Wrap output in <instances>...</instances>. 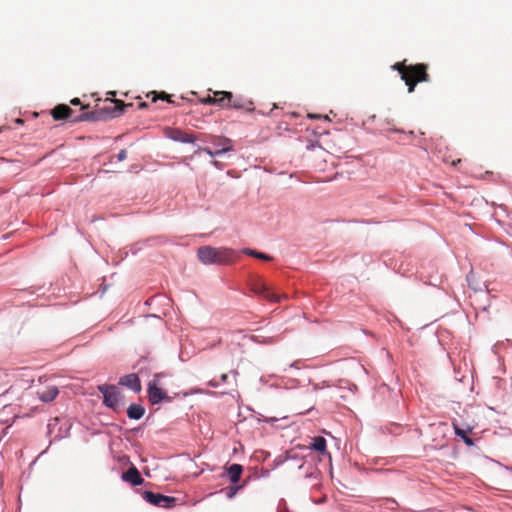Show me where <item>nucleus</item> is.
I'll use <instances>...</instances> for the list:
<instances>
[{
  "label": "nucleus",
  "instance_id": "18",
  "mask_svg": "<svg viewBox=\"0 0 512 512\" xmlns=\"http://www.w3.org/2000/svg\"><path fill=\"white\" fill-rule=\"evenodd\" d=\"M242 252L244 254H246V255H249V256H252V257H255V258H258V259H261V260H265V261H269V260L272 259L268 254H265V253H262V252H258L256 250H252V249H249V248L243 249Z\"/></svg>",
  "mask_w": 512,
  "mask_h": 512
},
{
  "label": "nucleus",
  "instance_id": "20",
  "mask_svg": "<svg viewBox=\"0 0 512 512\" xmlns=\"http://www.w3.org/2000/svg\"><path fill=\"white\" fill-rule=\"evenodd\" d=\"M213 145L215 149H220L223 146H232V141L227 137H216L213 141Z\"/></svg>",
  "mask_w": 512,
  "mask_h": 512
},
{
  "label": "nucleus",
  "instance_id": "3",
  "mask_svg": "<svg viewBox=\"0 0 512 512\" xmlns=\"http://www.w3.org/2000/svg\"><path fill=\"white\" fill-rule=\"evenodd\" d=\"M143 498L150 504L161 507V508H170L173 507L176 503V498L171 496H166L160 493H154L151 491H145L143 494Z\"/></svg>",
  "mask_w": 512,
  "mask_h": 512
},
{
  "label": "nucleus",
  "instance_id": "29",
  "mask_svg": "<svg viewBox=\"0 0 512 512\" xmlns=\"http://www.w3.org/2000/svg\"><path fill=\"white\" fill-rule=\"evenodd\" d=\"M318 389H320L319 385H318V384H314V385H313V390H315V391H316V390H318Z\"/></svg>",
  "mask_w": 512,
  "mask_h": 512
},
{
  "label": "nucleus",
  "instance_id": "4",
  "mask_svg": "<svg viewBox=\"0 0 512 512\" xmlns=\"http://www.w3.org/2000/svg\"><path fill=\"white\" fill-rule=\"evenodd\" d=\"M99 391L103 394V403L105 406L116 410L120 402V393L115 386L102 385Z\"/></svg>",
  "mask_w": 512,
  "mask_h": 512
},
{
  "label": "nucleus",
  "instance_id": "17",
  "mask_svg": "<svg viewBox=\"0 0 512 512\" xmlns=\"http://www.w3.org/2000/svg\"><path fill=\"white\" fill-rule=\"evenodd\" d=\"M310 448L321 453L322 455L327 454L326 440L321 436L315 437L313 439V443L311 444Z\"/></svg>",
  "mask_w": 512,
  "mask_h": 512
},
{
  "label": "nucleus",
  "instance_id": "24",
  "mask_svg": "<svg viewBox=\"0 0 512 512\" xmlns=\"http://www.w3.org/2000/svg\"><path fill=\"white\" fill-rule=\"evenodd\" d=\"M229 106H231L233 108H237V109L242 108V105L238 101H234L233 103H230Z\"/></svg>",
  "mask_w": 512,
  "mask_h": 512
},
{
  "label": "nucleus",
  "instance_id": "1",
  "mask_svg": "<svg viewBox=\"0 0 512 512\" xmlns=\"http://www.w3.org/2000/svg\"><path fill=\"white\" fill-rule=\"evenodd\" d=\"M236 252L226 247L202 246L197 250V257L204 265L229 264L234 260Z\"/></svg>",
  "mask_w": 512,
  "mask_h": 512
},
{
  "label": "nucleus",
  "instance_id": "8",
  "mask_svg": "<svg viewBox=\"0 0 512 512\" xmlns=\"http://www.w3.org/2000/svg\"><path fill=\"white\" fill-rule=\"evenodd\" d=\"M121 478L123 481L131 483L134 486H138L143 483V478L136 467H130L122 474Z\"/></svg>",
  "mask_w": 512,
  "mask_h": 512
},
{
  "label": "nucleus",
  "instance_id": "28",
  "mask_svg": "<svg viewBox=\"0 0 512 512\" xmlns=\"http://www.w3.org/2000/svg\"><path fill=\"white\" fill-rule=\"evenodd\" d=\"M308 116H309V118H319L320 117V116L314 115V114H309Z\"/></svg>",
  "mask_w": 512,
  "mask_h": 512
},
{
  "label": "nucleus",
  "instance_id": "12",
  "mask_svg": "<svg viewBox=\"0 0 512 512\" xmlns=\"http://www.w3.org/2000/svg\"><path fill=\"white\" fill-rule=\"evenodd\" d=\"M232 93L226 91H217L214 93L215 104L221 107H228L231 103Z\"/></svg>",
  "mask_w": 512,
  "mask_h": 512
},
{
  "label": "nucleus",
  "instance_id": "11",
  "mask_svg": "<svg viewBox=\"0 0 512 512\" xmlns=\"http://www.w3.org/2000/svg\"><path fill=\"white\" fill-rule=\"evenodd\" d=\"M243 467L240 464H232L227 469V475L232 484H237L241 478Z\"/></svg>",
  "mask_w": 512,
  "mask_h": 512
},
{
  "label": "nucleus",
  "instance_id": "26",
  "mask_svg": "<svg viewBox=\"0 0 512 512\" xmlns=\"http://www.w3.org/2000/svg\"><path fill=\"white\" fill-rule=\"evenodd\" d=\"M227 378H228L227 374H222L221 375V381L222 382H226Z\"/></svg>",
  "mask_w": 512,
  "mask_h": 512
},
{
  "label": "nucleus",
  "instance_id": "23",
  "mask_svg": "<svg viewBox=\"0 0 512 512\" xmlns=\"http://www.w3.org/2000/svg\"><path fill=\"white\" fill-rule=\"evenodd\" d=\"M202 103H204V104H211V105H215L214 96H213V97L208 96L207 98H204V99L202 100Z\"/></svg>",
  "mask_w": 512,
  "mask_h": 512
},
{
  "label": "nucleus",
  "instance_id": "7",
  "mask_svg": "<svg viewBox=\"0 0 512 512\" xmlns=\"http://www.w3.org/2000/svg\"><path fill=\"white\" fill-rule=\"evenodd\" d=\"M119 384L128 387L136 393L141 391V383L139 377L134 373L123 376L120 379Z\"/></svg>",
  "mask_w": 512,
  "mask_h": 512
},
{
  "label": "nucleus",
  "instance_id": "21",
  "mask_svg": "<svg viewBox=\"0 0 512 512\" xmlns=\"http://www.w3.org/2000/svg\"><path fill=\"white\" fill-rule=\"evenodd\" d=\"M239 489H240L239 486H231V487H229L227 489V491H226L227 497L228 498H233L237 494Z\"/></svg>",
  "mask_w": 512,
  "mask_h": 512
},
{
  "label": "nucleus",
  "instance_id": "27",
  "mask_svg": "<svg viewBox=\"0 0 512 512\" xmlns=\"http://www.w3.org/2000/svg\"><path fill=\"white\" fill-rule=\"evenodd\" d=\"M290 367H293V368H297V369H298V368H299V366H298V362H294V363H292V364L290 365Z\"/></svg>",
  "mask_w": 512,
  "mask_h": 512
},
{
  "label": "nucleus",
  "instance_id": "30",
  "mask_svg": "<svg viewBox=\"0 0 512 512\" xmlns=\"http://www.w3.org/2000/svg\"><path fill=\"white\" fill-rule=\"evenodd\" d=\"M210 385H211L212 387H216V386H217V384H216L215 382H212V381L210 382Z\"/></svg>",
  "mask_w": 512,
  "mask_h": 512
},
{
  "label": "nucleus",
  "instance_id": "6",
  "mask_svg": "<svg viewBox=\"0 0 512 512\" xmlns=\"http://www.w3.org/2000/svg\"><path fill=\"white\" fill-rule=\"evenodd\" d=\"M165 136L175 142H181V143H194L196 138L193 134H189L184 132L183 130L179 128H166Z\"/></svg>",
  "mask_w": 512,
  "mask_h": 512
},
{
  "label": "nucleus",
  "instance_id": "2",
  "mask_svg": "<svg viewBox=\"0 0 512 512\" xmlns=\"http://www.w3.org/2000/svg\"><path fill=\"white\" fill-rule=\"evenodd\" d=\"M398 69L401 74V79L405 81L408 86V92L412 93L415 89V85L421 81H427V73L424 65L410 66L409 68L402 67L401 64H395L393 66Z\"/></svg>",
  "mask_w": 512,
  "mask_h": 512
},
{
  "label": "nucleus",
  "instance_id": "9",
  "mask_svg": "<svg viewBox=\"0 0 512 512\" xmlns=\"http://www.w3.org/2000/svg\"><path fill=\"white\" fill-rule=\"evenodd\" d=\"M148 398L152 404H158L166 398V393L155 384L150 383L148 386Z\"/></svg>",
  "mask_w": 512,
  "mask_h": 512
},
{
  "label": "nucleus",
  "instance_id": "5",
  "mask_svg": "<svg viewBox=\"0 0 512 512\" xmlns=\"http://www.w3.org/2000/svg\"><path fill=\"white\" fill-rule=\"evenodd\" d=\"M251 290L258 296L272 301V302H279L282 298V296L274 293L265 283L261 281H256L251 285Z\"/></svg>",
  "mask_w": 512,
  "mask_h": 512
},
{
  "label": "nucleus",
  "instance_id": "25",
  "mask_svg": "<svg viewBox=\"0 0 512 512\" xmlns=\"http://www.w3.org/2000/svg\"><path fill=\"white\" fill-rule=\"evenodd\" d=\"M71 103H72L73 105H77V104H79V103H80V100H79L78 98H75V99H73V100L71 101Z\"/></svg>",
  "mask_w": 512,
  "mask_h": 512
},
{
  "label": "nucleus",
  "instance_id": "14",
  "mask_svg": "<svg viewBox=\"0 0 512 512\" xmlns=\"http://www.w3.org/2000/svg\"><path fill=\"white\" fill-rule=\"evenodd\" d=\"M453 427H454V431H455V434L460 437L464 443L468 446H472L474 444L473 440L468 437V433H470L472 431V428L471 427H467V429H462L459 427L458 423L457 422H453Z\"/></svg>",
  "mask_w": 512,
  "mask_h": 512
},
{
  "label": "nucleus",
  "instance_id": "15",
  "mask_svg": "<svg viewBox=\"0 0 512 512\" xmlns=\"http://www.w3.org/2000/svg\"><path fill=\"white\" fill-rule=\"evenodd\" d=\"M232 150H233V146H223L220 149H214V150H212L209 147H203V148L198 147V149L195 151V154H198L200 152H205L209 156L215 157V156H220V155H222L226 152L232 151Z\"/></svg>",
  "mask_w": 512,
  "mask_h": 512
},
{
  "label": "nucleus",
  "instance_id": "19",
  "mask_svg": "<svg viewBox=\"0 0 512 512\" xmlns=\"http://www.w3.org/2000/svg\"><path fill=\"white\" fill-rule=\"evenodd\" d=\"M131 106H132V104H124L121 101H116L115 106L111 112L112 117L120 116L124 112L126 107H131Z\"/></svg>",
  "mask_w": 512,
  "mask_h": 512
},
{
  "label": "nucleus",
  "instance_id": "22",
  "mask_svg": "<svg viewBox=\"0 0 512 512\" xmlns=\"http://www.w3.org/2000/svg\"><path fill=\"white\" fill-rule=\"evenodd\" d=\"M127 158V152L126 150L122 149L119 151L118 155H117V159L118 161H123Z\"/></svg>",
  "mask_w": 512,
  "mask_h": 512
},
{
  "label": "nucleus",
  "instance_id": "10",
  "mask_svg": "<svg viewBox=\"0 0 512 512\" xmlns=\"http://www.w3.org/2000/svg\"><path fill=\"white\" fill-rule=\"evenodd\" d=\"M38 398L42 402H51L53 401L59 394L58 388L56 386H48L45 390L38 392Z\"/></svg>",
  "mask_w": 512,
  "mask_h": 512
},
{
  "label": "nucleus",
  "instance_id": "16",
  "mask_svg": "<svg viewBox=\"0 0 512 512\" xmlns=\"http://www.w3.org/2000/svg\"><path fill=\"white\" fill-rule=\"evenodd\" d=\"M145 408L140 404H131L127 409V415L130 419L139 420L143 417Z\"/></svg>",
  "mask_w": 512,
  "mask_h": 512
},
{
  "label": "nucleus",
  "instance_id": "31",
  "mask_svg": "<svg viewBox=\"0 0 512 512\" xmlns=\"http://www.w3.org/2000/svg\"><path fill=\"white\" fill-rule=\"evenodd\" d=\"M212 163H213V165H215L216 167H218V162H217V161H213Z\"/></svg>",
  "mask_w": 512,
  "mask_h": 512
},
{
  "label": "nucleus",
  "instance_id": "13",
  "mask_svg": "<svg viewBox=\"0 0 512 512\" xmlns=\"http://www.w3.org/2000/svg\"><path fill=\"white\" fill-rule=\"evenodd\" d=\"M72 110L67 105H58L52 110L55 120H64L71 117Z\"/></svg>",
  "mask_w": 512,
  "mask_h": 512
}]
</instances>
